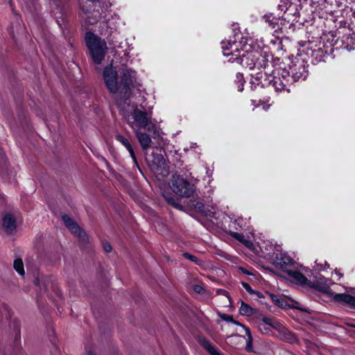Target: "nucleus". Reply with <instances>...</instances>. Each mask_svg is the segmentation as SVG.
<instances>
[{"mask_svg": "<svg viewBox=\"0 0 355 355\" xmlns=\"http://www.w3.org/2000/svg\"><path fill=\"white\" fill-rule=\"evenodd\" d=\"M105 84L112 93L128 96L130 86L135 80L134 72L125 65L107 67L103 71Z\"/></svg>", "mask_w": 355, "mask_h": 355, "instance_id": "nucleus-1", "label": "nucleus"}, {"mask_svg": "<svg viewBox=\"0 0 355 355\" xmlns=\"http://www.w3.org/2000/svg\"><path fill=\"white\" fill-rule=\"evenodd\" d=\"M170 187L176 196H171L168 192H164V197L168 203L175 207L178 205V197L189 198L193 193V185L179 175L173 176Z\"/></svg>", "mask_w": 355, "mask_h": 355, "instance_id": "nucleus-2", "label": "nucleus"}, {"mask_svg": "<svg viewBox=\"0 0 355 355\" xmlns=\"http://www.w3.org/2000/svg\"><path fill=\"white\" fill-rule=\"evenodd\" d=\"M85 40L94 62L101 64L107 51L105 41L92 33L86 34Z\"/></svg>", "mask_w": 355, "mask_h": 355, "instance_id": "nucleus-3", "label": "nucleus"}, {"mask_svg": "<svg viewBox=\"0 0 355 355\" xmlns=\"http://www.w3.org/2000/svg\"><path fill=\"white\" fill-rule=\"evenodd\" d=\"M132 119L133 121H130V123H132V126L134 129H144L148 132H155V125L153 123L150 114L147 112L139 108H135L132 114Z\"/></svg>", "mask_w": 355, "mask_h": 355, "instance_id": "nucleus-4", "label": "nucleus"}, {"mask_svg": "<svg viewBox=\"0 0 355 355\" xmlns=\"http://www.w3.org/2000/svg\"><path fill=\"white\" fill-rule=\"evenodd\" d=\"M62 219L65 225L72 234L76 235L83 242L87 241V236L85 232L70 217L64 215Z\"/></svg>", "mask_w": 355, "mask_h": 355, "instance_id": "nucleus-5", "label": "nucleus"}, {"mask_svg": "<svg viewBox=\"0 0 355 355\" xmlns=\"http://www.w3.org/2000/svg\"><path fill=\"white\" fill-rule=\"evenodd\" d=\"M262 321L267 325L272 327L280 332L284 336V339L289 342H293L295 340L294 336L287 331V329L282 325L279 322L275 320L272 318L263 317Z\"/></svg>", "mask_w": 355, "mask_h": 355, "instance_id": "nucleus-6", "label": "nucleus"}, {"mask_svg": "<svg viewBox=\"0 0 355 355\" xmlns=\"http://www.w3.org/2000/svg\"><path fill=\"white\" fill-rule=\"evenodd\" d=\"M274 264L276 267L282 271L288 273V270H291L290 268L294 266V261L286 254H277L274 259Z\"/></svg>", "mask_w": 355, "mask_h": 355, "instance_id": "nucleus-7", "label": "nucleus"}, {"mask_svg": "<svg viewBox=\"0 0 355 355\" xmlns=\"http://www.w3.org/2000/svg\"><path fill=\"white\" fill-rule=\"evenodd\" d=\"M2 227L4 231L8 234L12 233L16 229V220L12 214L10 213L4 214Z\"/></svg>", "mask_w": 355, "mask_h": 355, "instance_id": "nucleus-8", "label": "nucleus"}, {"mask_svg": "<svg viewBox=\"0 0 355 355\" xmlns=\"http://www.w3.org/2000/svg\"><path fill=\"white\" fill-rule=\"evenodd\" d=\"M309 287L315 288L319 291H324L326 288L325 279L320 276H314L313 278L309 277Z\"/></svg>", "mask_w": 355, "mask_h": 355, "instance_id": "nucleus-9", "label": "nucleus"}, {"mask_svg": "<svg viewBox=\"0 0 355 355\" xmlns=\"http://www.w3.org/2000/svg\"><path fill=\"white\" fill-rule=\"evenodd\" d=\"M335 302H343L348 305L350 308L355 309V297L348 294H335L333 296Z\"/></svg>", "mask_w": 355, "mask_h": 355, "instance_id": "nucleus-10", "label": "nucleus"}, {"mask_svg": "<svg viewBox=\"0 0 355 355\" xmlns=\"http://www.w3.org/2000/svg\"><path fill=\"white\" fill-rule=\"evenodd\" d=\"M288 276L292 279L293 282L301 286L306 285L309 286V280L303 274L298 271L288 270Z\"/></svg>", "mask_w": 355, "mask_h": 355, "instance_id": "nucleus-11", "label": "nucleus"}, {"mask_svg": "<svg viewBox=\"0 0 355 355\" xmlns=\"http://www.w3.org/2000/svg\"><path fill=\"white\" fill-rule=\"evenodd\" d=\"M136 137L144 150L150 147L152 141L148 135L141 132L140 130H135Z\"/></svg>", "mask_w": 355, "mask_h": 355, "instance_id": "nucleus-12", "label": "nucleus"}, {"mask_svg": "<svg viewBox=\"0 0 355 355\" xmlns=\"http://www.w3.org/2000/svg\"><path fill=\"white\" fill-rule=\"evenodd\" d=\"M222 318L225 320L230 321V322H232L238 325H241L245 329V331L248 335V343L246 345V349L249 352L252 351V336L251 335V333H250L249 329L245 327L243 325L240 324L239 322L234 320L233 318L230 315H222Z\"/></svg>", "mask_w": 355, "mask_h": 355, "instance_id": "nucleus-13", "label": "nucleus"}, {"mask_svg": "<svg viewBox=\"0 0 355 355\" xmlns=\"http://www.w3.org/2000/svg\"><path fill=\"white\" fill-rule=\"evenodd\" d=\"M166 165L165 160L163 156L160 155H154L151 161V167L155 172H159V170L164 168Z\"/></svg>", "mask_w": 355, "mask_h": 355, "instance_id": "nucleus-14", "label": "nucleus"}, {"mask_svg": "<svg viewBox=\"0 0 355 355\" xmlns=\"http://www.w3.org/2000/svg\"><path fill=\"white\" fill-rule=\"evenodd\" d=\"M200 343L211 355H222L207 340L202 338L200 340Z\"/></svg>", "mask_w": 355, "mask_h": 355, "instance_id": "nucleus-15", "label": "nucleus"}, {"mask_svg": "<svg viewBox=\"0 0 355 355\" xmlns=\"http://www.w3.org/2000/svg\"><path fill=\"white\" fill-rule=\"evenodd\" d=\"M117 139L121 142L125 147L128 150V151L130 152V155L132 157V158L134 159L135 162H136V157L135 155V153H134V150L130 145V144L129 143V141H128V139H126L125 138H124L122 136H118L117 137Z\"/></svg>", "mask_w": 355, "mask_h": 355, "instance_id": "nucleus-16", "label": "nucleus"}, {"mask_svg": "<svg viewBox=\"0 0 355 355\" xmlns=\"http://www.w3.org/2000/svg\"><path fill=\"white\" fill-rule=\"evenodd\" d=\"M15 270L21 275L24 274V263L21 259H17L13 263Z\"/></svg>", "mask_w": 355, "mask_h": 355, "instance_id": "nucleus-17", "label": "nucleus"}, {"mask_svg": "<svg viewBox=\"0 0 355 355\" xmlns=\"http://www.w3.org/2000/svg\"><path fill=\"white\" fill-rule=\"evenodd\" d=\"M240 313L242 315H250L254 313V310L248 304L242 302L241 306L240 308Z\"/></svg>", "mask_w": 355, "mask_h": 355, "instance_id": "nucleus-18", "label": "nucleus"}, {"mask_svg": "<svg viewBox=\"0 0 355 355\" xmlns=\"http://www.w3.org/2000/svg\"><path fill=\"white\" fill-rule=\"evenodd\" d=\"M234 237L237 239L238 241H241L243 244H245L246 246H250L251 245L250 242L248 240H245L243 239V236L238 233H234L233 234Z\"/></svg>", "mask_w": 355, "mask_h": 355, "instance_id": "nucleus-19", "label": "nucleus"}, {"mask_svg": "<svg viewBox=\"0 0 355 355\" xmlns=\"http://www.w3.org/2000/svg\"><path fill=\"white\" fill-rule=\"evenodd\" d=\"M277 306H279L281 308H286L287 306H288V304L284 299L280 298L279 302H278Z\"/></svg>", "mask_w": 355, "mask_h": 355, "instance_id": "nucleus-20", "label": "nucleus"}, {"mask_svg": "<svg viewBox=\"0 0 355 355\" xmlns=\"http://www.w3.org/2000/svg\"><path fill=\"white\" fill-rule=\"evenodd\" d=\"M103 248L106 252H110L112 250V246L109 243H105L103 244Z\"/></svg>", "mask_w": 355, "mask_h": 355, "instance_id": "nucleus-21", "label": "nucleus"}, {"mask_svg": "<svg viewBox=\"0 0 355 355\" xmlns=\"http://www.w3.org/2000/svg\"><path fill=\"white\" fill-rule=\"evenodd\" d=\"M270 298L272 300V302L275 303L277 305L278 302H279L280 297H277V295H270Z\"/></svg>", "mask_w": 355, "mask_h": 355, "instance_id": "nucleus-22", "label": "nucleus"}, {"mask_svg": "<svg viewBox=\"0 0 355 355\" xmlns=\"http://www.w3.org/2000/svg\"><path fill=\"white\" fill-rule=\"evenodd\" d=\"M193 290L195 291V292L200 293L202 291L203 288L200 285H196L193 286Z\"/></svg>", "mask_w": 355, "mask_h": 355, "instance_id": "nucleus-23", "label": "nucleus"}, {"mask_svg": "<svg viewBox=\"0 0 355 355\" xmlns=\"http://www.w3.org/2000/svg\"><path fill=\"white\" fill-rule=\"evenodd\" d=\"M243 286L246 289V291H248L249 293H252L253 292L248 284L243 283Z\"/></svg>", "mask_w": 355, "mask_h": 355, "instance_id": "nucleus-24", "label": "nucleus"}, {"mask_svg": "<svg viewBox=\"0 0 355 355\" xmlns=\"http://www.w3.org/2000/svg\"><path fill=\"white\" fill-rule=\"evenodd\" d=\"M184 255V257L186 258H187V259H190L191 261H196V257L194 256L190 255V254H189L187 253H185Z\"/></svg>", "mask_w": 355, "mask_h": 355, "instance_id": "nucleus-25", "label": "nucleus"}, {"mask_svg": "<svg viewBox=\"0 0 355 355\" xmlns=\"http://www.w3.org/2000/svg\"><path fill=\"white\" fill-rule=\"evenodd\" d=\"M86 355H96V353L92 349H88L86 352Z\"/></svg>", "mask_w": 355, "mask_h": 355, "instance_id": "nucleus-26", "label": "nucleus"}, {"mask_svg": "<svg viewBox=\"0 0 355 355\" xmlns=\"http://www.w3.org/2000/svg\"><path fill=\"white\" fill-rule=\"evenodd\" d=\"M267 329L266 327H263L262 328L261 326H260V331H266Z\"/></svg>", "mask_w": 355, "mask_h": 355, "instance_id": "nucleus-27", "label": "nucleus"}]
</instances>
